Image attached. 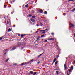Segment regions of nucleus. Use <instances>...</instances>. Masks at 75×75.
Instances as JSON below:
<instances>
[{"instance_id":"obj_1","label":"nucleus","mask_w":75,"mask_h":75,"mask_svg":"<svg viewBox=\"0 0 75 75\" xmlns=\"http://www.w3.org/2000/svg\"><path fill=\"white\" fill-rule=\"evenodd\" d=\"M30 20L32 22H35V20L33 18L31 19Z\"/></svg>"},{"instance_id":"obj_2","label":"nucleus","mask_w":75,"mask_h":75,"mask_svg":"<svg viewBox=\"0 0 75 75\" xmlns=\"http://www.w3.org/2000/svg\"><path fill=\"white\" fill-rule=\"evenodd\" d=\"M26 64H27V63H23L21 64V65H26Z\"/></svg>"},{"instance_id":"obj_3","label":"nucleus","mask_w":75,"mask_h":75,"mask_svg":"<svg viewBox=\"0 0 75 75\" xmlns=\"http://www.w3.org/2000/svg\"><path fill=\"white\" fill-rule=\"evenodd\" d=\"M66 63H65L64 64V68L65 69H66ZM66 71H67V70L66 69Z\"/></svg>"},{"instance_id":"obj_4","label":"nucleus","mask_w":75,"mask_h":75,"mask_svg":"<svg viewBox=\"0 0 75 75\" xmlns=\"http://www.w3.org/2000/svg\"><path fill=\"white\" fill-rule=\"evenodd\" d=\"M49 40H50V41H51V40H54V39L53 38H51V39H49Z\"/></svg>"},{"instance_id":"obj_5","label":"nucleus","mask_w":75,"mask_h":75,"mask_svg":"<svg viewBox=\"0 0 75 75\" xmlns=\"http://www.w3.org/2000/svg\"><path fill=\"white\" fill-rule=\"evenodd\" d=\"M40 13H43V11H42V10H40Z\"/></svg>"},{"instance_id":"obj_6","label":"nucleus","mask_w":75,"mask_h":75,"mask_svg":"<svg viewBox=\"0 0 75 75\" xmlns=\"http://www.w3.org/2000/svg\"><path fill=\"white\" fill-rule=\"evenodd\" d=\"M43 54V53L40 54L38 56V58H39V57H40L41 55H42Z\"/></svg>"},{"instance_id":"obj_7","label":"nucleus","mask_w":75,"mask_h":75,"mask_svg":"<svg viewBox=\"0 0 75 75\" xmlns=\"http://www.w3.org/2000/svg\"><path fill=\"white\" fill-rule=\"evenodd\" d=\"M70 25H71V26L72 27H74V25H73V24H72L71 23L70 24Z\"/></svg>"},{"instance_id":"obj_8","label":"nucleus","mask_w":75,"mask_h":75,"mask_svg":"<svg viewBox=\"0 0 75 75\" xmlns=\"http://www.w3.org/2000/svg\"><path fill=\"white\" fill-rule=\"evenodd\" d=\"M17 48V47H15L14 48H13L12 49V50H14Z\"/></svg>"},{"instance_id":"obj_9","label":"nucleus","mask_w":75,"mask_h":75,"mask_svg":"<svg viewBox=\"0 0 75 75\" xmlns=\"http://www.w3.org/2000/svg\"><path fill=\"white\" fill-rule=\"evenodd\" d=\"M72 69H70V70L69 71V72H72Z\"/></svg>"},{"instance_id":"obj_10","label":"nucleus","mask_w":75,"mask_h":75,"mask_svg":"<svg viewBox=\"0 0 75 75\" xmlns=\"http://www.w3.org/2000/svg\"><path fill=\"white\" fill-rule=\"evenodd\" d=\"M56 75H58L59 74V73H58V71H56Z\"/></svg>"},{"instance_id":"obj_11","label":"nucleus","mask_w":75,"mask_h":75,"mask_svg":"<svg viewBox=\"0 0 75 75\" xmlns=\"http://www.w3.org/2000/svg\"><path fill=\"white\" fill-rule=\"evenodd\" d=\"M75 10V8H74L73 10H72L71 11H72V12H74V11Z\"/></svg>"},{"instance_id":"obj_12","label":"nucleus","mask_w":75,"mask_h":75,"mask_svg":"<svg viewBox=\"0 0 75 75\" xmlns=\"http://www.w3.org/2000/svg\"><path fill=\"white\" fill-rule=\"evenodd\" d=\"M30 73L32 74V75H33V72L32 71H30Z\"/></svg>"},{"instance_id":"obj_13","label":"nucleus","mask_w":75,"mask_h":75,"mask_svg":"<svg viewBox=\"0 0 75 75\" xmlns=\"http://www.w3.org/2000/svg\"><path fill=\"white\" fill-rule=\"evenodd\" d=\"M8 60H9V58L8 59L6 60L5 61V62H7V61H8Z\"/></svg>"},{"instance_id":"obj_14","label":"nucleus","mask_w":75,"mask_h":75,"mask_svg":"<svg viewBox=\"0 0 75 75\" xmlns=\"http://www.w3.org/2000/svg\"><path fill=\"white\" fill-rule=\"evenodd\" d=\"M71 69H72V70H73V66H71Z\"/></svg>"},{"instance_id":"obj_15","label":"nucleus","mask_w":75,"mask_h":75,"mask_svg":"<svg viewBox=\"0 0 75 75\" xmlns=\"http://www.w3.org/2000/svg\"><path fill=\"white\" fill-rule=\"evenodd\" d=\"M32 18H35V16H33L32 17Z\"/></svg>"},{"instance_id":"obj_16","label":"nucleus","mask_w":75,"mask_h":75,"mask_svg":"<svg viewBox=\"0 0 75 75\" xmlns=\"http://www.w3.org/2000/svg\"><path fill=\"white\" fill-rule=\"evenodd\" d=\"M41 31H42V32H43V33H42L43 34H44V33H45V31H44V30H41Z\"/></svg>"},{"instance_id":"obj_17","label":"nucleus","mask_w":75,"mask_h":75,"mask_svg":"<svg viewBox=\"0 0 75 75\" xmlns=\"http://www.w3.org/2000/svg\"><path fill=\"white\" fill-rule=\"evenodd\" d=\"M37 74V72H35L33 74V75H35Z\"/></svg>"},{"instance_id":"obj_18","label":"nucleus","mask_w":75,"mask_h":75,"mask_svg":"<svg viewBox=\"0 0 75 75\" xmlns=\"http://www.w3.org/2000/svg\"><path fill=\"white\" fill-rule=\"evenodd\" d=\"M44 14H47V11H45L44 12Z\"/></svg>"},{"instance_id":"obj_19","label":"nucleus","mask_w":75,"mask_h":75,"mask_svg":"<svg viewBox=\"0 0 75 75\" xmlns=\"http://www.w3.org/2000/svg\"><path fill=\"white\" fill-rule=\"evenodd\" d=\"M8 32H10V31H11V29L9 28L8 30Z\"/></svg>"},{"instance_id":"obj_20","label":"nucleus","mask_w":75,"mask_h":75,"mask_svg":"<svg viewBox=\"0 0 75 75\" xmlns=\"http://www.w3.org/2000/svg\"><path fill=\"white\" fill-rule=\"evenodd\" d=\"M56 58H55V59H54V61H53L54 62H55V61H56Z\"/></svg>"},{"instance_id":"obj_21","label":"nucleus","mask_w":75,"mask_h":75,"mask_svg":"<svg viewBox=\"0 0 75 75\" xmlns=\"http://www.w3.org/2000/svg\"><path fill=\"white\" fill-rule=\"evenodd\" d=\"M31 15L30 14H29V17H31Z\"/></svg>"},{"instance_id":"obj_22","label":"nucleus","mask_w":75,"mask_h":75,"mask_svg":"<svg viewBox=\"0 0 75 75\" xmlns=\"http://www.w3.org/2000/svg\"><path fill=\"white\" fill-rule=\"evenodd\" d=\"M44 37V35H43L41 36V37Z\"/></svg>"},{"instance_id":"obj_23","label":"nucleus","mask_w":75,"mask_h":75,"mask_svg":"<svg viewBox=\"0 0 75 75\" xmlns=\"http://www.w3.org/2000/svg\"><path fill=\"white\" fill-rule=\"evenodd\" d=\"M25 7H27V8L28 7V4L26 5L25 6Z\"/></svg>"},{"instance_id":"obj_24","label":"nucleus","mask_w":75,"mask_h":75,"mask_svg":"<svg viewBox=\"0 0 75 75\" xmlns=\"http://www.w3.org/2000/svg\"><path fill=\"white\" fill-rule=\"evenodd\" d=\"M4 7L5 8H6V7L7 6V5H4Z\"/></svg>"},{"instance_id":"obj_25","label":"nucleus","mask_w":75,"mask_h":75,"mask_svg":"<svg viewBox=\"0 0 75 75\" xmlns=\"http://www.w3.org/2000/svg\"><path fill=\"white\" fill-rule=\"evenodd\" d=\"M6 50H7L6 49L4 50H3V52H5V51H6Z\"/></svg>"},{"instance_id":"obj_26","label":"nucleus","mask_w":75,"mask_h":75,"mask_svg":"<svg viewBox=\"0 0 75 75\" xmlns=\"http://www.w3.org/2000/svg\"><path fill=\"white\" fill-rule=\"evenodd\" d=\"M31 62H33L34 61V60L33 59H32L30 61Z\"/></svg>"},{"instance_id":"obj_27","label":"nucleus","mask_w":75,"mask_h":75,"mask_svg":"<svg viewBox=\"0 0 75 75\" xmlns=\"http://www.w3.org/2000/svg\"><path fill=\"white\" fill-rule=\"evenodd\" d=\"M6 54H7V53H5L4 54V55H6Z\"/></svg>"},{"instance_id":"obj_28","label":"nucleus","mask_w":75,"mask_h":75,"mask_svg":"<svg viewBox=\"0 0 75 75\" xmlns=\"http://www.w3.org/2000/svg\"><path fill=\"white\" fill-rule=\"evenodd\" d=\"M3 38H2V37L0 38V40H1Z\"/></svg>"},{"instance_id":"obj_29","label":"nucleus","mask_w":75,"mask_h":75,"mask_svg":"<svg viewBox=\"0 0 75 75\" xmlns=\"http://www.w3.org/2000/svg\"><path fill=\"white\" fill-rule=\"evenodd\" d=\"M47 42V40H45V42Z\"/></svg>"},{"instance_id":"obj_30","label":"nucleus","mask_w":75,"mask_h":75,"mask_svg":"<svg viewBox=\"0 0 75 75\" xmlns=\"http://www.w3.org/2000/svg\"><path fill=\"white\" fill-rule=\"evenodd\" d=\"M57 62H55V65H57Z\"/></svg>"},{"instance_id":"obj_31","label":"nucleus","mask_w":75,"mask_h":75,"mask_svg":"<svg viewBox=\"0 0 75 75\" xmlns=\"http://www.w3.org/2000/svg\"><path fill=\"white\" fill-rule=\"evenodd\" d=\"M17 65L16 63H14V64H13V65Z\"/></svg>"},{"instance_id":"obj_32","label":"nucleus","mask_w":75,"mask_h":75,"mask_svg":"<svg viewBox=\"0 0 75 75\" xmlns=\"http://www.w3.org/2000/svg\"><path fill=\"white\" fill-rule=\"evenodd\" d=\"M7 23L8 24H9V23H8V21H7Z\"/></svg>"},{"instance_id":"obj_33","label":"nucleus","mask_w":75,"mask_h":75,"mask_svg":"<svg viewBox=\"0 0 75 75\" xmlns=\"http://www.w3.org/2000/svg\"><path fill=\"white\" fill-rule=\"evenodd\" d=\"M66 72H67V75H69V74H68V72H67V71H66Z\"/></svg>"},{"instance_id":"obj_34","label":"nucleus","mask_w":75,"mask_h":75,"mask_svg":"<svg viewBox=\"0 0 75 75\" xmlns=\"http://www.w3.org/2000/svg\"><path fill=\"white\" fill-rule=\"evenodd\" d=\"M21 37H24V35H21Z\"/></svg>"},{"instance_id":"obj_35","label":"nucleus","mask_w":75,"mask_h":75,"mask_svg":"<svg viewBox=\"0 0 75 75\" xmlns=\"http://www.w3.org/2000/svg\"><path fill=\"white\" fill-rule=\"evenodd\" d=\"M23 48H24V47H22L21 48V50H23Z\"/></svg>"},{"instance_id":"obj_36","label":"nucleus","mask_w":75,"mask_h":75,"mask_svg":"<svg viewBox=\"0 0 75 75\" xmlns=\"http://www.w3.org/2000/svg\"><path fill=\"white\" fill-rule=\"evenodd\" d=\"M71 1V0H69L68 1V2H69V1Z\"/></svg>"},{"instance_id":"obj_37","label":"nucleus","mask_w":75,"mask_h":75,"mask_svg":"<svg viewBox=\"0 0 75 75\" xmlns=\"http://www.w3.org/2000/svg\"><path fill=\"white\" fill-rule=\"evenodd\" d=\"M36 25H37V27H38V26H39V25H38V24H37Z\"/></svg>"},{"instance_id":"obj_38","label":"nucleus","mask_w":75,"mask_h":75,"mask_svg":"<svg viewBox=\"0 0 75 75\" xmlns=\"http://www.w3.org/2000/svg\"><path fill=\"white\" fill-rule=\"evenodd\" d=\"M46 30H47V29H45V30H43V31H46Z\"/></svg>"},{"instance_id":"obj_39","label":"nucleus","mask_w":75,"mask_h":75,"mask_svg":"<svg viewBox=\"0 0 75 75\" xmlns=\"http://www.w3.org/2000/svg\"><path fill=\"white\" fill-rule=\"evenodd\" d=\"M51 34L52 35H54V33H52Z\"/></svg>"},{"instance_id":"obj_40","label":"nucleus","mask_w":75,"mask_h":75,"mask_svg":"<svg viewBox=\"0 0 75 75\" xmlns=\"http://www.w3.org/2000/svg\"><path fill=\"white\" fill-rule=\"evenodd\" d=\"M40 62H39L38 63V64H40Z\"/></svg>"},{"instance_id":"obj_41","label":"nucleus","mask_w":75,"mask_h":75,"mask_svg":"<svg viewBox=\"0 0 75 75\" xmlns=\"http://www.w3.org/2000/svg\"><path fill=\"white\" fill-rule=\"evenodd\" d=\"M71 1H74V0H71Z\"/></svg>"},{"instance_id":"obj_42","label":"nucleus","mask_w":75,"mask_h":75,"mask_svg":"<svg viewBox=\"0 0 75 75\" xmlns=\"http://www.w3.org/2000/svg\"><path fill=\"white\" fill-rule=\"evenodd\" d=\"M39 39H37V41H38V40Z\"/></svg>"},{"instance_id":"obj_43","label":"nucleus","mask_w":75,"mask_h":75,"mask_svg":"<svg viewBox=\"0 0 75 75\" xmlns=\"http://www.w3.org/2000/svg\"><path fill=\"white\" fill-rule=\"evenodd\" d=\"M11 3H12V2H11Z\"/></svg>"},{"instance_id":"obj_44","label":"nucleus","mask_w":75,"mask_h":75,"mask_svg":"<svg viewBox=\"0 0 75 75\" xmlns=\"http://www.w3.org/2000/svg\"><path fill=\"white\" fill-rule=\"evenodd\" d=\"M34 71H35V70H34Z\"/></svg>"},{"instance_id":"obj_45","label":"nucleus","mask_w":75,"mask_h":75,"mask_svg":"<svg viewBox=\"0 0 75 75\" xmlns=\"http://www.w3.org/2000/svg\"><path fill=\"white\" fill-rule=\"evenodd\" d=\"M38 32V31H37V32Z\"/></svg>"},{"instance_id":"obj_46","label":"nucleus","mask_w":75,"mask_h":75,"mask_svg":"<svg viewBox=\"0 0 75 75\" xmlns=\"http://www.w3.org/2000/svg\"><path fill=\"white\" fill-rule=\"evenodd\" d=\"M65 15H64V16H65Z\"/></svg>"},{"instance_id":"obj_47","label":"nucleus","mask_w":75,"mask_h":75,"mask_svg":"<svg viewBox=\"0 0 75 75\" xmlns=\"http://www.w3.org/2000/svg\"><path fill=\"white\" fill-rule=\"evenodd\" d=\"M18 35L19 36V35Z\"/></svg>"},{"instance_id":"obj_48","label":"nucleus","mask_w":75,"mask_h":75,"mask_svg":"<svg viewBox=\"0 0 75 75\" xmlns=\"http://www.w3.org/2000/svg\"><path fill=\"white\" fill-rule=\"evenodd\" d=\"M18 35L19 36V35Z\"/></svg>"}]
</instances>
